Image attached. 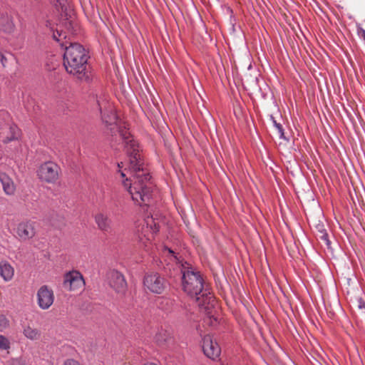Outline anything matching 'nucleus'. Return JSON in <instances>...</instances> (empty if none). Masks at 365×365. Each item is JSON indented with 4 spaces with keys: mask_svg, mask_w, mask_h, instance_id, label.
Returning a JSON list of instances; mask_svg holds the SVG:
<instances>
[{
    "mask_svg": "<svg viewBox=\"0 0 365 365\" xmlns=\"http://www.w3.org/2000/svg\"><path fill=\"white\" fill-rule=\"evenodd\" d=\"M119 133L125 143L128 157V170L131 175L130 178H127L123 181V185L136 204L147 205L152 197L153 187L150 172L144 167L138 144L128 130L120 128Z\"/></svg>",
    "mask_w": 365,
    "mask_h": 365,
    "instance_id": "nucleus-1",
    "label": "nucleus"
},
{
    "mask_svg": "<svg viewBox=\"0 0 365 365\" xmlns=\"http://www.w3.org/2000/svg\"><path fill=\"white\" fill-rule=\"evenodd\" d=\"M88 58V53L81 44L69 43V46L65 45L63 66L68 73L81 81L89 78Z\"/></svg>",
    "mask_w": 365,
    "mask_h": 365,
    "instance_id": "nucleus-2",
    "label": "nucleus"
},
{
    "mask_svg": "<svg viewBox=\"0 0 365 365\" xmlns=\"http://www.w3.org/2000/svg\"><path fill=\"white\" fill-rule=\"evenodd\" d=\"M181 272L183 291L191 297L195 296L200 306L214 301L212 295L207 289L203 290V279L199 272L182 264Z\"/></svg>",
    "mask_w": 365,
    "mask_h": 365,
    "instance_id": "nucleus-3",
    "label": "nucleus"
},
{
    "mask_svg": "<svg viewBox=\"0 0 365 365\" xmlns=\"http://www.w3.org/2000/svg\"><path fill=\"white\" fill-rule=\"evenodd\" d=\"M143 284L150 292L160 294L166 287V280L157 272L148 273L144 277Z\"/></svg>",
    "mask_w": 365,
    "mask_h": 365,
    "instance_id": "nucleus-4",
    "label": "nucleus"
},
{
    "mask_svg": "<svg viewBox=\"0 0 365 365\" xmlns=\"http://www.w3.org/2000/svg\"><path fill=\"white\" fill-rule=\"evenodd\" d=\"M59 173V166L53 162L43 163L38 170L40 180L47 183H55L58 179Z\"/></svg>",
    "mask_w": 365,
    "mask_h": 365,
    "instance_id": "nucleus-5",
    "label": "nucleus"
},
{
    "mask_svg": "<svg viewBox=\"0 0 365 365\" xmlns=\"http://www.w3.org/2000/svg\"><path fill=\"white\" fill-rule=\"evenodd\" d=\"M85 285L83 275L76 270L70 271L64 274L63 286L70 292L82 289Z\"/></svg>",
    "mask_w": 365,
    "mask_h": 365,
    "instance_id": "nucleus-6",
    "label": "nucleus"
},
{
    "mask_svg": "<svg viewBox=\"0 0 365 365\" xmlns=\"http://www.w3.org/2000/svg\"><path fill=\"white\" fill-rule=\"evenodd\" d=\"M109 286L118 294L123 295L127 289V282L122 273L117 270H110L107 274Z\"/></svg>",
    "mask_w": 365,
    "mask_h": 365,
    "instance_id": "nucleus-7",
    "label": "nucleus"
},
{
    "mask_svg": "<svg viewBox=\"0 0 365 365\" xmlns=\"http://www.w3.org/2000/svg\"><path fill=\"white\" fill-rule=\"evenodd\" d=\"M158 230L159 225L155 222L152 216H148L144 219L141 228H138L140 241L145 243L143 238H145L147 240H151L153 238V235L158 232Z\"/></svg>",
    "mask_w": 365,
    "mask_h": 365,
    "instance_id": "nucleus-8",
    "label": "nucleus"
},
{
    "mask_svg": "<svg viewBox=\"0 0 365 365\" xmlns=\"http://www.w3.org/2000/svg\"><path fill=\"white\" fill-rule=\"evenodd\" d=\"M202 346L204 354L211 359H217L221 354V349L212 335L207 334L203 337Z\"/></svg>",
    "mask_w": 365,
    "mask_h": 365,
    "instance_id": "nucleus-9",
    "label": "nucleus"
},
{
    "mask_svg": "<svg viewBox=\"0 0 365 365\" xmlns=\"http://www.w3.org/2000/svg\"><path fill=\"white\" fill-rule=\"evenodd\" d=\"M54 302V294L47 285L41 286L37 291V304L42 309H48Z\"/></svg>",
    "mask_w": 365,
    "mask_h": 365,
    "instance_id": "nucleus-10",
    "label": "nucleus"
},
{
    "mask_svg": "<svg viewBox=\"0 0 365 365\" xmlns=\"http://www.w3.org/2000/svg\"><path fill=\"white\" fill-rule=\"evenodd\" d=\"M36 224L31 220L20 222L16 227V234L21 240L32 239L36 235Z\"/></svg>",
    "mask_w": 365,
    "mask_h": 365,
    "instance_id": "nucleus-11",
    "label": "nucleus"
},
{
    "mask_svg": "<svg viewBox=\"0 0 365 365\" xmlns=\"http://www.w3.org/2000/svg\"><path fill=\"white\" fill-rule=\"evenodd\" d=\"M94 220L99 230L106 233L111 232L112 220L108 214L98 212L94 215Z\"/></svg>",
    "mask_w": 365,
    "mask_h": 365,
    "instance_id": "nucleus-12",
    "label": "nucleus"
},
{
    "mask_svg": "<svg viewBox=\"0 0 365 365\" xmlns=\"http://www.w3.org/2000/svg\"><path fill=\"white\" fill-rule=\"evenodd\" d=\"M22 334L25 338L31 341H38L41 337V331L29 324L22 326Z\"/></svg>",
    "mask_w": 365,
    "mask_h": 365,
    "instance_id": "nucleus-13",
    "label": "nucleus"
},
{
    "mask_svg": "<svg viewBox=\"0 0 365 365\" xmlns=\"http://www.w3.org/2000/svg\"><path fill=\"white\" fill-rule=\"evenodd\" d=\"M0 181L4 192L8 195H13L15 192L16 187L12 179L6 173H1Z\"/></svg>",
    "mask_w": 365,
    "mask_h": 365,
    "instance_id": "nucleus-14",
    "label": "nucleus"
},
{
    "mask_svg": "<svg viewBox=\"0 0 365 365\" xmlns=\"http://www.w3.org/2000/svg\"><path fill=\"white\" fill-rule=\"evenodd\" d=\"M14 274L13 267L7 262H0V275L5 281H10Z\"/></svg>",
    "mask_w": 365,
    "mask_h": 365,
    "instance_id": "nucleus-15",
    "label": "nucleus"
},
{
    "mask_svg": "<svg viewBox=\"0 0 365 365\" xmlns=\"http://www.w3.org/2000/svg\"><path fill=\"white\" fill-rule=\"evenodd\" d=\"M155 341L159 345H165L173 341V335L167 330H160L155 335Z\"/></svg>",
    "mask_w": 365,
    "mask_h": 365,
    "instance_id": "nucleus-16",
    "label": "nucleus"
},
{
    "mask_svg": "<svg viewBox=\"0 0 365 365\" xmlns=\"http://www.w3.org/2000/svg\"><path fill=\"white\" fill-rule=\"evenodd\" d=\"M97 103L99 107V111L101 115V118L103 122H105L106 124H112L113 122L115 120V116L114 114L111 113L110 115L106 114L103 110V108H106V103L105 102H101L99 99H97Z\"/></svg>",
    "mask_w": 365,
    "mask_h": 365,
    "instance_id": "nucleus-17",
    "label": "nucleus"
},
{
    "mask_svg": "<svg viewBox=\"0 0 365 365\" xmlns=\"http://www.w3.org/2000/svg\"><path fill=\"white\" fill-rule=\"evenodd\" d=\"M9 135L6 137H3L1 139V141L4 143H9V142H11L12 140L18 139V138L19 136V130L17 127L10 126L9 128Z\"/></svg>",
    "mask_w": 365,
    "mask_h": 365,
    "instance_id": "nucleus-18",
    "label": "nucleus"
},
{
    "mask_svg": "<svg viewBox=\"0 0 365 365\" xmlns=\"http://www.w3.org/2000/svg\"><path fill=\"white\" fill-rule=\"evenodd\" d=\"M66 36L65 33L60 31L58 30H56L53 33V38L56 41L59 42L60 45L62 47H65V45L67 46V44L68 43V41H63L64 39H66Z\"/></svg>",
    "mask_w": 365,
    "mask_h": 365,
    "instance_id": "nucleus-19",
    "label": "nucleus"
},
{
    "mask_svg": "<svg viewBox=\"0 0 365 365\" xmlns=\"http://www.w3.org/2000/svg\"><path fill=\"white\" fill-rule=\"evenodd\" d=\"M10 348L11 342L9 339L4 335H0V349L8 351Z\"/></svg>",
    "mask_w": 365,
    "mask_h": 365,
    "instance_id": "nucleus-20",
    "label": "nucleus"
},
{
    "mask_svg": "<svg viewBox=\"0 0 365 365\" xmlns=\"http://www.w3.org/2000/svg\"><path fill=\"white\" fill-rule=\"evenodd\" d=\"M10 325L9 320L4 314H0V331H4Z\"/></svg>",
    "mask_w": 365,
    "mask_h": 365,
    "instance_id": "nucleus-21",
    "label": "nucleus"
},
{
    "mask_svg": "<svg viewBox=\"0 0 365 365\" xmlns=\"http://www.w3.org/2000/svg\"><path fill=\"white\" fill-rule=\"evenodd\" d=\"M273 123H274V125L277 130V133L279 135V138L285 139L284 129L282 128V125L280 123H277V121L274 120H273Z\"/></svg>",
    "mask_w": 365,
    "mask_h": 365,
    "instance_id": "nucleus-22",
    "label": "nucleus"
},
{
    "mask_svg": "<svg viewBox=\"0 0 365 365\" xmlns=\"http://www.w3.org/2000/svg\"><path fill=\"white\" fill-rule=\"evenodd\" d=\"M9 365H27L25 359L22 358L13 359L9 363Z\"/></svg>",
    "mask_w": 365,
    "mask_h": 365,
    "instance_id": "nucleus-23",
    "label": "nucleus"
},
{
    "mask_svg": "<svg viewBox=\"0 0 365 365\" xmlns=\"http://www.w3.org/2000/svg\"><path fill=\"white\" fill-rule=\"evenodd\" d=\"M63 365H81L80 363L74 359H67Z\"/></svg>",
    "mask_w": 365,
    "mask_h": 365,
    "instance_id": "nucleus-24",
    "label": "nucleus"
},
{
    "mask_svg": "<svg viewBox=\"0 0 365 365\" xmlns=\"http://www.w3.org/2000/svg\"><path fill=\"white\" fill-rule=\"evenodd\" d=\"M165 250L168 251V252L170 255L171 257L176 261L177 262H179L177 256L175 255V253L169 248H165Z\"/></svg>",
    "mask_w": 365,
    "mask_h": 365,
    "instance_id": "nucleus-25",
    "label": "nucleus"
},
{
    "mask_svg": "<svg viewBox=\"0 0 365 365\" xmlns=\"http://www.w3.org/2000/svg\"><path fill=\"white\" fill-rule=\"evenodd\" d=\"M0 61L4 67L6 66V63L7 62V57L3 54L2 53H0Z\"/></svg>",
    "mask_w": 365,
    "mask_h": 365,
    "instance_id": "nucleus-26",
    "label": "nucleus"
},
{
    "mask_svg": "<svg viewBox=\"0 0 365 365\" xmlns=\"http://www.w3.org/2000/svg\"><path fill=\"white\" fill-rule=\"evenodd\" d=\"M358 307H359V309L361 311V312L365 313V304L364 302H362L361 300H359Z\"/></svg>",
    "mask_w": 365,
    "mask_h": 365,
    "instance_id": "nucleus-27",
    "label": "nucleus"
},
{
    "mask_svg": "<svg viewBox=\"0 0 365 365\" xmlns=\"http://www.w3.org/2000/svg\"><path fill=\"white\" fill-rule=\"evenodd\" d=\"M322 240L326 242L327 245H329V240H328V235L327 233H323L322 235L320 237Z\"/></svg>",
    "mask_w": 365,
    "mask_h": 365,
    "instance_id": "nucleus-28",
    "label": "nucleus"
},
{
    "mask_svg": "<svg viewBox=\"0 0 365 365\" xmlns=\"http://www.w3.org/2000/svg\"><path fill=\"white\" fill-rule=\"evenodd\" d=\"M120 175H121V177H122L123 178H125V173H124V172H123V171H120Z\"/></svg>",
    "mask_w": 365,
    "mask_h": 365,
    "instance_id": "nucleus-29",
    "label": "nucleus"
},
{
    "mask_svg": "<svg viewBox=\"0 0 365 365\" xmlns=\"http://www.w3.org/2000/svg\"><path fill=\"white\" fill-rule=\"evenodd\" d=\"M143 365H157V364H154V363H147V364H145Z\"/></svg>",
    "mask_w": 365,
    "mask_h": 365,
    "instance_id": "nucleus-30",
    "label": "nucleus"
},
{
    "mask_svg": "<svg viewBox=\"0 0 365 365\" xmlns=\"http://www.w3.org/2000/svg\"><path fill=\"white\" fill-rule=\"evenodd\" d=\"M123 163H118V165L119 168H122L123 167Z\"/></svg>",
    "mask_w": 365,
    "mask_h": 365,
    "instance_id": "nucleus-31",
    "label": "nucleus"
}]
</instances>
